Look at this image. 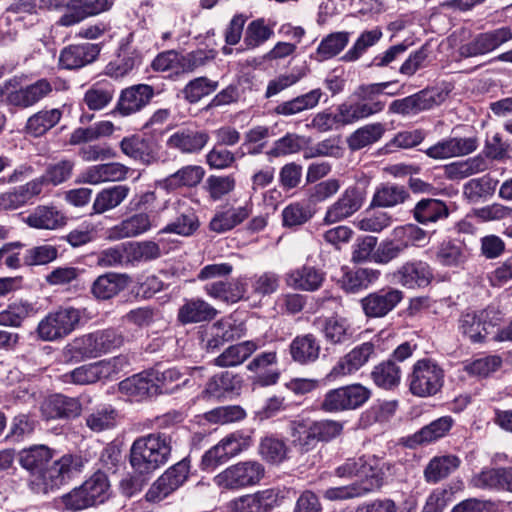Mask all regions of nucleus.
<instances>
[{"instance_id":"nucleus-50","label":"nucleus","mask_w":512,"mask_h":512,"mask_svg":"<svg viewBox=\"0 0 512 512\" xmlns=\"http://www.w3.org/2000/svg\"><path fill=\"white\" fill-rule=\"evenodd\" d=\"M151 228L150 216L146 213L134 214L111 229V236L115 239L136 237Z\"/></svg>"},{"instance_id":"nucleus-44","label":"nucleus","mask_w":512,"mask_h":512,"mask_svg":"<svg viewBox=\"0 0 512 512\" xmlns=\"http://www.w3.org/2000/svg\"><path fill=\"white\" fill-rule=\"evenodd\" d=\"M461 460L456 455H442L432 458L424 470L428 483H437L458 469Z\"/></svg>"},{"instance_id":"nucleus-51","label":"nucleus","mask_w":512,"mask_h":512,"mask_svg":"<svg viewBox=\"0 0 512 512\" xmlns=\"http://www.w3.org/2000/svg\"><path fill=\"white\" fill-rule=\"evenodd\" d=\"M24 222L32 228L54 230L64 224V217L54 207L38 206Z\"/></svg>"},{"instance_id":"nucleus-9","label":"nucleus","mask_w":512,"mask_h":512,"mask_svg":"<svg viewBox=\"0 0 512 512\" xmlns=\"http://www.w3.org/2000/svg\"><path fill=\"white\" fill-rule=\"evenodd\" d=\"M127 364L126 358L119 356L110 360H102L84 364L60 376L64 384L90 385L99 380L110 378Z\"/></svg>"},{"instance_id":"nucleus-37","label":"nucleus","mask_w":512,"mask_h":512,"mask_svg":"<svg viewBox=\"0 0 512 512\" xmlns=\"http://www.w3.org/2000/svg\"><path fill=\"white\" fill-rule=\"evenodd\" d=\"M130 188L127 185H114L102 189L96 194L91 214H103L120 206L128 197Z\"/></svg>"},{"instance_id":"nucleus-23","label":"nucleus","mask_w":512,"mask_h":512,"mask_svg":"<svg viewBox=\"0 0 512 512\" xmlns=\"http://www.w3.org/2000/svg\"><path fill=\"white\" fill-rule=\"evenodd\" d=\"M393 278L401 286L415 289L428 286L433 279V273L426 262L408 261L393 273Z\"/></svg>"},{"instance_id":"nucleus-31","label":"nucleus","mask_w":512,"mask_h":512,"mask_svg":"<svg viewBox=\"0 0 512 512\" xmlns=\"http://www.w3.org/2000/svg\"><path fill=\"white\" fill-rule=\"evenodd\" d=\"M129 283L128 275L109 272L94 281L91 292L97 299L107 300L126 289Z\"/></svg>"},{"instance_id":"nucleus-21","label":"nucleus","mask_w":512,"mask_h":512,"mask_svg":"<svg viewBox=\"0 0 512 512\" xmlns=\"http://www.w3.org/2000/svg\"><path fill=\"white\" fill-rule=\"evenodd\" d=\"M478 147L477 137H449L429 147L425 153L435 160H445L473 153Z\"/></svg>"},{"instance_id":"nucleus-42","label":"nucleus","mask_w":512,"mask_h":512,"mask_svg":"<svg viewBox=\"0 0 512 512\" xmlns=\"http://www.w3.org/2000/svg\"><path fill=\"white\" fill-rule=\"evenodd\" d=\"M391 238L403 252L411 246L422 247L429 240L427 231L413 223L395 227Z\"/></svg>"},{"instance_id":"nucleus-17","label":"nucleus","mask_w":512,"mask_h":512,"mask_svg":"<svg viewBox=\"0 0 512 512\" xmlns=\"http://www.w3.org/2000/svg\"><path fill=\"white\" fill-rule=\"evenodd\" d=\"M120 149L126 156L144 166H152L161 162L160 145L139 135L123 138L120 142Z\"/></svg>"},{"instance_id":"nucleus-56","label":"nucleus","mask_w":512,"mask_h":512,"mask_svg":"<svg viewBox=\"0 0 512 512\" xmlns=\"http://www.w3.org/2000/svg\"><path fill=\"white\" fill-rule=\"evenodd\" d=\"M62 111L58 108L41 110L30 116L26 123V130L33 136H42L59 123Z\"/></svg>"},{"instance_id":"nucleus-5","label":"nucleus","mask_w":512,"mask_h":512,"mask_svg":"<svg viewBox=\"0 0 512 512\" xmlns=\"http://www.w3.org/2000/svg\"><path fill=\"white\" fill-rule=\"evenodd\" d=\"M265 469L257 461H241L230 465L213 478L214 484L222 490H240L258 484L264 477Z\"/></svg>"},{"instance_id":"nucleus-54","label":"nucleus","mask_w":512,"mask_h":512,"mask_svg":"<svg viewBox=\"0 0 512 512\" xmlns=\"http://www.w3.org/2000/svg\"><path fill=\"white\" fill-rule=\"evenodd\" d=\"M323 333L326 341L343 344L352 339L354 329L347 318L334 316L325 320Z\"/></svg>"},{"instance_id":"nucleus-7","label":"nucleus","mask_w":512,"mask_h":512,"mask_svg":"<svg viewBox=\"0 0 512 512\" xmlns=\"http://www.w3.org/2000/svg\"><path fill=\"white\" fill-rule=\"evenodd\" d=\"M444 383L443 369L431 359L418 360L409 375V389L419 397L437 394Z\"/></svg>"},{"instance_id":"nucleus-46","label":"nucleus","mask_w":512,"mask_h":512,"mask_svg":"<svg viewBox=\"0 0 512 512\" xmlns=\"http://www.w3.org/2000/svg\"><path fill=\"white\" fill-rule=\"evenodd\" d=\"M257 349V342L249 340L230 345L215 360L219 367H235L247 360Z\"/></svg>"},{"instance_id":"nucleus-29","label":"nucleus","mask_w":512,"mask_h":512,"mask_svg":"<svg viewBox=\"0 0 512 512\" xmlns=\"http://www.w3.org/2000/svg\"><path fill=\"white\" fill-rule=\"evenodd\" d=\"M319 340L311 333L296 336L289 345L293 361L306 365L315 362L320 355Z\"/></svg>"},{"instance_id":"nucleus-8","label":"nucleus","mask_w":512,"mask_h":512,"mask_svg":"<svg viewBox=\"0 0 512 512\" xmlns=\"http://www.w3.org/2000/svg\"><path fill=\"white\" fill-rule=\"evenodd\" d=\"M81 320L80 310L73 307L59 308L43 318L37 327L38 336L44 341H57L71 334Z\"/></svg>"},{"instance_id":"nucleus-38","label":"nucleus","mask_w":512,"mask_h":512,"mask_svg":"<svg viewBox=\"0 0 512 512\" xmlns=\"http://www.w3.org/2000/svg\"><path fill=\"white\" fill-rule=\"evenodd\" d=\"M216 314V309L204 300L191 299L179 308L177 317L182 324H190L210 321Z\"/></svg>"},{"instance_id":"nucleus-15","label":"nucleus","mask_w":512,"mask_h":512,"mask_svg":"<svg viewBox=\"0 0 512 512\" xmlns=\"http://www.w3.org/2000/svg\"><path fill=\"white\" fill-rule=\"evenodd\" d=\"M404 299L403 291L384 287L371 292L360 300L363 313L368 318H384Z\"/></svg>"},{"instance_id":"nucleus-43","label":"nucleus","mask_w":512,"mask_h":512,"mask_svg":"<svg viewBox=\"0 0 512 512\" xmlns=\"http://www.w3.org/2000/svg\"><path fill=\"white\" fill-rule=\"evenodd\" d=\"M142 56V52L137 48L130 46L122 47L118 58L107 65V75L114 78L124 77L140 65Z\"/></svg>"},{"instance_id":"nucleus-33","label":"nucleus","mask_w":512,"mask_h":512,"mask_svg":"<svg viewBox=\"0 0 512 512\" xmlns=\"http://www.w3.org/2000/svg\"><path fill=\"white\" fill-rule=\"evenodd\" d=\"M119 391L136 401L156 395L149 370L121 381L119 383Z\"/></svg>"},{"instance_id":"nucleus-64","label":"nucleus","mask_w":512,"mask_h":512,"mask_svg":"<svg viewBox=\"0 0 512 512\" xmlns=\"http://www.w3.org/2000/svg\"><path fill=\"white\" fill-rule=\"evenodd\" d=\"M380 272L370 268H359L349 271L342 278V287L347 292H357L373 283L379 278Z\"/></svg>"},{"instance_id":"nucleus-10","label":"nucleus","mask_w":512,"mask_h":512,"mask_svg":"<svg viewBox=\"0 0 512 512\" xmlns=\"http://www.w3.org/2000/svg\"><path fill=\"white\" fill-rule=\"evenodd\" d=\"M394 82H382L360 85L354 92L357 101L345 102L354 122L380 113L385 102L379 99L384 90Z\"/></svg>"},{"instance_id":"nucleus-63","label":"nucleus","mask_w":512,"mask_h":512,"mask_svg":"<svg viewBox=\"0 0 512 512\" xmlns=\"http://www.w3.org/2000/svg\"><path fill=\"white\" fill-rule=\"evenodd\" d=\"M382 36L383 33L378 27L362 32L352 47L342 56V61H357L370 47L378 43Z\"/></svg>"},{"instance_id":"nucleus-55","label":"nucleus","mask_w":512,"mask_h":512,"mask_svg":"<svg viewBox=\"0 0 512 512\" xmlns=\"http://www.w3.org/2000/svg\"><path fill=\"white\" fill-rule=\"evenodd\" d=\"M384 132L385 126L382 123L364 125L348 137V147L353 151L360 150L379 141Z\"/></svg>"},{"instance_id":"nucleus-27","label":"nucleus","mask_w":512,"mask_h":512,"mask_svg":"<svg viewBox=\"0 0 512 512\" xmlns=\"http://www.w3.org/2000/svg\"><path fill=\"white\" fill-rule=\"evenodd\" d=\"M154 96V88L147 84H137L121 92L117 109L124 116L131 115L148 105Z\"/></svg>"},{"instance_id":"nucleus-49","label":"nucleus","mask_w":512,"mask_h":512,"mask_svg":"<svg viewBox=\"0 0 512 512\" xmlns=\"http://www.w3.org/2000/svg\"><path fill=\"white\" fill-rule=\"evenodd\" d=\"M498 183L499 181L489 174L470 179L463 186V195L468 201L477 203L482 199L492 197L496 191Z\"/></svg>"},{"instance_id":"nucleus-40","label":"nucleus","mask_w":512,"mask_h":512,"mask_svg":"<svg viewBox=\"0 0 512 512\" xmlns=\"http://www.w3.org/2000/svg\"><path fill=\"white\" fill-rule=\"evenodd\" d=\"M205 291L213 298L235 303L244 297L246 293V283L241 278L234 279L230 282L214 281L206 284Z\"/></svg>"},{"instance_id":"nucleus-14","label":"nucleus","mask_w":512,"mask_h":512,"mask_svg":"<svg viewBox=\"0 0 512 512\" xmlns=\"http://www.w3.org/2000/svg\"><path fill=\"white\" fill-rule=\"evenodd\" d=\"M283 498L279 488H268L239 496L231 500L227 508L229 512H271Z\"/></svg>"},{"instance_id":"nucleus-59","label":"nucleus","mask_w":512,"mask_h":512,"mask_svg":"<svg viewBox=\"0 0 512 512\" xmlns=\"http://www.w3.org/2000/svg\"><path fill=\"white\" fill-rule=\"evenodd\" d=\"M392 222V216L388 212L367 209L355 220L354 225L364 232L380 233Z\"/></svg>"},{"instance_id":"nucleus-6","label":"nucleus","mask_w":512,"mask_h":512,"mask_svg":"<svg viewBox=\"0 0 512 512\" xmlns=\"http://www.w3.org/2000/svg\"><path fill=\"white\" fill-rule=\"evenodd\" d=\"M251 445V438L241 431L232 432L208 449L202 456L200 467L204 471H213L219 465L238 456Z\"/></svg>"},{"instance_id":"nucleus-20","label":"nucleus","mask_w":512,"mask_h":512,"mask_svg":"<svg viewBox=\"0 0 512 512\" xmlns=\"http://www.w3.org/2000/svg\"><path fill=\"white\" fill-rule=\"evenodd\" d=\"M374 356L375 345L371 342H364L354 347L350 352L341 357L332 367L327 377L335 380L344 376L352 375L368 363V361Z\"/></svg>"},{"instance_id":"nucleus-34","label":"nucleus","mask_w":512,"mask_h":512,"mask_svg":"<svg viewBox=\"0 0 512 512\" xmlns=\"http://www.w3.org/2000/svg\"><path fill=\"white\" fill-rule=\"evenodd\" d=\"M175 209L178 211L179 216L168 224L163 231L181 236L192 235L200 225L194 210L188 205L186 200H178L175 203Z\"/></svg>"},{"instance_id":"nucleus-41","label":"nucleus","mask_w":512,"mask_h":512,"mask_svg":"<svg viewBox=\"0 0 512 512\" xmlns=\"http://www.w3.org/2000/svg\"><path fill=\"white\" fill-rule=\"evenodd\" d=\"M204 176L205 170L202 166L187 165L166 177L161 185L167 190H174L183 186L195 187L203 180Z\"/></svg>"},{"instance_id":"nucleus-24","label":"nucleus","mask_w":512,"mask_h":512,"mask_svg":"<svg viewBox=\"0 0 512 512\" xmlns=\"http://www.w3.org/2000/svg\"><path fill=\"white\" fill-rule=\"evenodd\" d=\"M40 410L46 420L69 419L80 415L82 405L77 398L54 394L41 403Z\"/></svg>"},{"instance_id":"nucleus-61","label":"nucleus","mask_w":512,"mask_h":512,"mask_svg":"<svg viewBox=\"0 0 512 512\" xmlns=\"http://www.w3.org/2000/svg\"><path fill=\"white\" fill-rule=\"evenodd\" d=\"M114 92L111 83L98 82L85 92L83 101L90 110H101L111 102Z\"/></svg>"},{"instance_id":"nucleus-60","label":"nucleus","mask_w":512,"mask_h":512,"mask_svg":"<svg viewBox=\"0 0 512 512\" xmlns=\"http://www.w3.org/2000/svg\"><path fill=\"white\" fill-rule=\"evenodd\" d=\"M153 386L157 394L172 393L180 386L183 377L182 373L176 368L160 370L159 368L149 369Z\"/></svg>"},{"instance_id":"nucleus-4","label":"nucleus","mask_w":512,"mask_h":512,"mask_svg":"<svg viewBox=\"0 0 512 512\" xmlns=\"http://www.w3.org/2000/svg\"><path fill=\"white\" fill-rule=\"evenodd\" d=\"M388 468V463L383 459L375 455H362L347 458L335 468L334 474L345 479L360 478V481L354 484L369 488L372 492L383 485L385 470Z\"/></svg>"},{"instance_id":"nucleus-12","label":"nucleus","mask_w":512,"mask_h":512,"mask_svg":"<svg viewBox=\"0 0 512 512\" xmlns=\"http://www.w3.org/2000/svg\"><path fill=\"white\" fill-rule=\"evenodd\" d=\"M448 91L439 88H428L413 95L391 102L389 112L393 114L416 115L422 111L430 110L443 103Z\"/></svg>"},{"instance_id":"nucleus-1","label":"nucleus","mask_w":512,"mask_h":512,"mask_svg":"<svg viewBox=\"0 0 512 512\" xmlns=\"http://www.w3.org/2000/svg\"><path fill=\"white\" fill-rule=\"evenodd\" d=\"M55 454V450L46 445H33L19 453V463L29 472L28 485L34 493L47 494L70 478L73 456L66 454L53 460Z\"/></svg>"},{"instance_id":"nucleus-35","label":"nucleus","mask_w":512,"mask_h":512,"mask_svg":"<svg viewBox=\"0 0 512 512\" xmlns=\"http://www.w3.org/2000/svg\"><path fill=\"white\" fill-rule=\"evenodd\" d=\"M350 32L338 31L326 35L319 43L311 59L324 62L338 56L348 45Z\"/></svg>"},{"instance_id":"nucleus-25","label":"nucleus","mask_w":512,"mask_h":512,"mask_svg":"<svg viewBox=\"0 0 512 512\" xmlns=\"http://www.w3.org/2000/svg\"><path fill=\"white\" fill-rule=\"evenodd\" d=\"M52 92L51 82L42 78L32 84L11 91L8 93L6 101L7 104L15 107L28 108L48 97Z\"/></svg>"},{"instance_id":"nucleus-13","label":"nucleus","mask_w":512,"mask_h":512,"mask_svg":"<svg viewBox=\"0 0 512 512\" xmlns=\"http://www.w3.org/2000/svg\"><path fill=\"white\" fill-rule=\"evenodd\" d=\"M189 471L190 464L187 459H183L168 468L147 490L145 494L146 501L159 503L164 500L184 484Z\"/></svg>"},{"instance_id":"nucleus-36","label":"nucleus","mask_w":512,"mask_h":512,"mask_svg":"<svg viewBox=\"0 0 512 512\" xmlns=\"http://www.w3.org/2000/svg\"><path fill=\"white\" fill-rule=\"evenodd\" d=\"M509 468H484L471 479L476 488L506 490L511 492Z\"/></svg>"},{"instance_id":"nucleus-57","label":"nucleus","mask_w":512,"mask_h":512,"mask_svg":"<svg viewBox=\"0 0 512 512\" xmlns=\"http://www.w3.org/2000/svg\"><path fill=\"white\" fill-rule=\"evenodd\" d=\"M487 168L488 164L486 160L481 156H476L446 165L445 175L452 180L464 179L471 175L484 172Z\"/></svg>"},{"instance_id":"nucleus-18","label":"nucleus","mask_w":512,"mask_h":512,"mask_svg":"<svg viewBox=\"0 0 512 512\" xmlns=\"http://www.w3.org/2000/svg\"><path fill=\"white\" fill-rule=\"evenodd\" d=\"M209 140L210 137L207 131L187 126L173 132L167 138L166 146L182 154H198L204 149Z\"/></svg>"},{"instance_id":"nucleus-32","label":"nucleus","mask_w":512,"mask_h":512,"mask_svg":"<svg viewBox=\"0 0 512 512\" xmlns=\"http://www.w3.org/2000/svg\"><path fill=\"white\" fill-rule=\"evenodd\" d=\"M352 123H354V120L344 102L337 106L335 113H332L329 110L317 113L313 117L311 123L307 126L316 129L319 132H328Z\"/></svg>"},{"instance_id":"nucleus-2","label":"nucleus","mask_w":512,"mask_h":512,"mask_svg":"<svg viewBox=\"0 0 512 512\" xmlns=\"http://www.w3.org/2000/svg\"><path fill=\"white\" fill-rule=\"evenodd\" d=\"M172 452L171 437L164 433H150L138 437L130 449V464L139 474H150L164 466Z\"/></svg>"},{"instance_id":"nucleus-22","label":"nucleus","mask_w":512,"mask_h":512,"mask_svg":"<svg viewBox=\"0 0 512 512\" xmlns=\"http://www.w3.org/2000/svg\"><path fill=\"white\" fill-rule=\"evenodd\" d=\"M245 333L246 328L243 322L233 317L222 318L210 327V337L205 343V348L207 351H214L226 342L243 337Z\"/></svg>"},{"instance_id":"nucleus-3","label":"nucleus","mask_w":512,"mask_h":512,"mask_svg":"<svg viewBox=\"0 0 512 512\" xmlns=\"http://www.w3.org/2000/svg\"><path fill=\"white\" fill-rule=\"evenodd\" d=\"M292 446L301 454L316 448L319 442H329L343 431V423L330 419L313 420L297 417L289 423Z\"/></svg>"},{"instance_id":"nucleus-62","label":"nucleus","mask_w":512,"mask_h":512,"mask_svg":"<svg viewBox=\"0 0 512 512\" xmlns=\"http://www.w3.org/2000/svg\"><path fill=\"white\" fill-rule=\"evenodd\" d=\"M126 262H142L154 260L161 255L159 245L153 241L124 243Z\"/></svg>"},{"instance_id":"nucleus-58","label":"nucleus","mask_w":512,"mask_h":512,"mask_svg":"<svg viewBox=\"0 0 512 512\" xmlns=\"http://www.w3.org/2000/svg\"><path fill=\"white\" fill-rule=\"evenodd\" d=\"M273 35V27L267 24L264 18H258L247 25L243 43L248 50L256 49L271 39Z\"/></svg>"},{"instance_id":"nucleus-39","label":"nucleus","mask_w":512,"mask_h":512,"mask_svg":"<svg viewBox=\"0 0 512 512\" xmlns=\"http://www.w3.org/2000/svg\"><path fill=\"white\" fill-rule=\"evenodd\" d=\"M323 96L320 88L313 89L291 100L284 101L275 107V113L282 116H292L315 108Z\"/></svg>"},{"instance_id":"nucleus-53","label":"nucleus","mask_w":512,"mask_h":512,"mask_svg":"<svg viewBox=\"0 0 512 512\" xmlns=\"http://www.w3.org/2000/svg\"><path fill=\"white\" fill-rule=\"evenodd\" d=\"M454 421L450 416L440 417L424 426L410 438V446L422 445L442 438L451 429Z\"/></svg>"},{"instance_id":"nucleus-52","label":"nucleus","mask_w":512,"mask_h":512,"mask_svg":"<svg viewBox=\"0 0 512 512\" xmlns=\"http://www.w3.org/2000/svg\"><path fill=\"white\" fill-rule=\"evenodd\" d=\"M324 280V274L311 266H303L290 272L287 276V284L304 291L317 290Z\"/></svg>"},{"instance_id":"nucleus-45","label":"nucleus","mask_w":512,"mask_h":512,"mask_svg":"<svg viewBox=\"0 0 512 512\" xmlns=\"http://www.w3.org/2000/svg\"><path fill=\"white\" fill-rule=\"evenodd\" d=\"M113 5V0H89L78 12H65L57 23L64 27L73 26L88 17L98 16L110 11Z\"/></svg>"},{"instance_id":"nucleus-11","label":"nucleus","mask_w":512,"mask_h":512,"mask_svg":"<svg viewBox=\"0 0 512 512\" xmlns=\"http://www.w3.org/2000/svg\"><path fill=\"white\" fill-rule=\"evenodd\" d=\"M371 397V390L356 383L328 391L321 407L326 412L354 410L364 405Z\"/></svg>"},{"instance_id":"nucleus-47","label":"nucleus","mask_w":512,"mask_h":512,"mask_svg":"<svg viewBox=\"0 0 512 512\" xmlns=\"http://www.w3.org/2000/svg\"><path fill=\"white\" fill-rule=\"evenodd\" d=\"M401 375V367L393 359L380 362L371 371V379L374 384L385 390L397 387L400 383Z\"/></svg>"},{"instance_id":"nucleus-30","label":"nucleus","mask_w":512,"mask_h":512,"mask_svg":"<svg viewBox=\"0 0 512 512\" xmlns=\"http://www.w3.org/2000/svg\"><path fill=\"white\" fill-rule=\"evenodd\" d=\"M413 218L422 225L437 223L448 218L450 211L446 203L440 199L424 198L412 209Z\"/></svg>"},{"instance_id":"nucleus-28","label":"nucleus","mask_w":512,"mask_h":512,"mask_svg":"<svg viewBox=\"0 0 512 512\" xmlns=\"http://www.w3.org/2000/svg\"><path fill=\"white\" fill-rule=\"evenodd\" d=\"M493 325L488 321V312L482 310L463 312L458 319L460 333L472 342H482Z\"/></svg>"},{"instance_id":"nucleus-19","label":"nucleus","mask_w":512,"mask_h":512,"mask_svg":"<svg viewBox=\"0 0 512 512\" xmlns=\"http://www.w3.org/2000/svg\"><path fill=\"white\" fill-rule=\"evenodd\" d=\"M365 201L364 192L355 186L348 187L332 205L327 208L324 216L325 224H333L349 218L361 209Z\"/></svg>"},{"instance_id":"nucleus-48","label":"nucleus","mask_w":512,"mask_h":512,"mask_svg":"<svg viewBox=\"0 0 512 512\" xmlns=\"http://www.w3.org/2000/svg\"><path fill=\"white\" fill-rule=\"evenodd\" d=\"M409 196V192L404 186L390 183L382 184L376 189L370 207H394L403 204Z\"/></svg>"},{"instance_id":"nucleus-16","label":"nucleus","mask_w":512,"mask_h":512,"mask_svg":"<svg viewBox=\"0 0 512 512\" xmlns=\"http://www.w3.org/2000/svg\"><path fill=\"white\" fill-rule=\"evenodd\" d=\"M511 39L512 31L509 27H501L479 33L471 41L459 47L458 55L460 58L483 56L496 50Z\"/></svg>"},{"instance_id":"nucleus-26","label":"nucleus","mask_w":512,"mask_h":512,"mask_svg":"<svg viewBox=\"0 0 512 512\" xmlns=\"http://www.w3.org/2000/svg\"><path fill=\"white\" fill-rule=\"evenodd\" d=\"M100 51V45L94 43L69 45L61 51L59 63L65 69H79L94 62Z\"/></svg>"}]
</instances>
